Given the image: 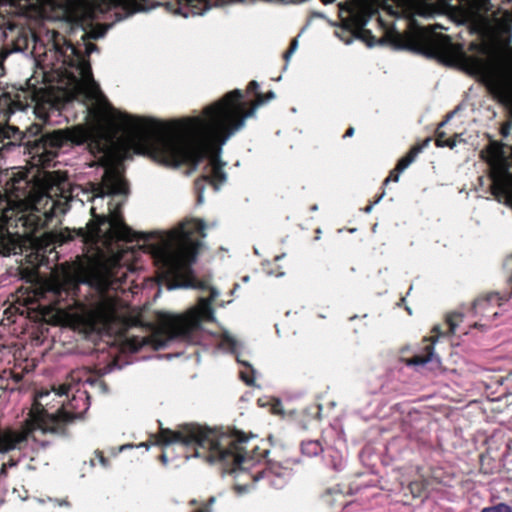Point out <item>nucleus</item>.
Returning a JSON list of instances; mask_svg holds the SVG:
<instances>
[{
	"mask_svg": "<svg viewBox=\"0 0 512 512\" xmlns=\"http://www.w3.org/2000/svg\"><path fill=\"white\" fill-rule=\"evenodd\" d=\"M146 9L142 0H93L71 23V34L82 32L81 41L74 43L72 39L62 37V43L60 40L55 42V49L68 70L76 97L82 98L81 103L88 114L103 118L131 142L148 144L152 159L161 165L179 167L185 164L197 170L203 164L204 174L195 181L197 202L201 204L206 184L219 190L226 182L225 163L219 156L221 146L244 127L245 120L256 111V103L246 111L244 92L234 89L205 106L201 115L174 120L167 132L156 118L115 108L93 77L90 55L98 47L89 40L104 37L116 22Z\"/></svg>",
	"mask_w": 512,
	"mask_h": 512,
	"instance_id": "obj_1",
	"label": "nucleus"
},
{
	"mask_svg": "<svg viewBox=\"0 0 512 512\" xmlns=\"http://www.w3.org/2000/svg\"><path fill=\"white\" fill-rule=\"evenodd\" d=\"M255 0H179L178 13L184 17L189 15H203L212 7H221L227 4H253Z\"/></svg>",
	"mask_w": 512,
	"mask_h": 512,
	"instance_id": "obj_11",
	"label": "nucleus"
},
{
	"mask_svg": "<svg viewBox=\"0 0 512 512\" xmlns=\"http://www.w3.org/2000/svg\"><path fill=\"white\" fill-rule=\"evenodd\" d=\"M214 502H215V497H211V498L209 499V503H210V504H212V503H214Z\"/></svg>",
	"mask_w": 512,
	"mask_h": 512,
	"instance_id": "obj_48",
	"label": "nucleus"
},
{
	"mask_svg": "<svg viewBox=\"0 0 512 512\" xmlns=\"http://www.w3.org/2000/svg\"><path fill=\"white\" fill-rule=\"evenodd\" d=\"M82 191L78 185H73L67 179L53 181L46 190L39 192L33 199L34 211L43 215L46 221H51L59 215L66 214L70 203L79 197Z\"/></svg>",
	"mask_w": 512,
	"mask_h": 512,
	"instance_id": "obj_8",
	"label": "nucleus"
},
{
	"mask_svg": "<svg viewBox=\"0 0 512 512\" xmlns=\"http://www.w3.org/2000/svg\"><path fill=\"white\" fill-rule=\"evenodd\" d=\"M275 98V93L273 91H269L266 95L258 92V107L266 104L270 100Z\"/></svg>",
	"mask_w": 512,
	"mask_h": 512,
	"instance_id": "obj_26",
	"label": "nucleus"
},
{
	"mask_svg": "<svg viewBox=\"0 0 512 512\" xmlns=\"http://www.w3.org/2000/svg\"><path fill=\"white\" fill-rule=\"evenodd\" d=\"M454 113L455 111H452L449 114H447L446 119L439 124V127L445 126L447 122L453 117Z\"/></svg>",
	"mask_w": 512,
	"mask_h": 512,
	"instance_id": "obj_37",
	"label": "nucleus"
},
{
	"mask_svg": "<svg viewBox=\"0 0 512 512\" xmlns=\"http://www.w3.org/2000/svg\"><path fill=\"white\" fill-rule=\"evenodd\" d=\"M463 315L461 313H452L447 316L446 322L449 326V332L456 333L459 323L462 321Z\"/></svg>",
	"mask_w": 512,
	"mask_h": 512,
	"instance_id": "obj_23",
	"label": "nucleus"
},
{
	"mask_svg": "<svg viewBox=\"0 0 512 512\" xmlns=\"http://www.w3.org/2000/svg\"><path fill=\"white\" fill-rule=\"evenodd\" d=\"M258 406L263 408L269 407V411L272 414L283 415L282 405L279 400H272V402H270V400H262L258 398Z\"/></svg>",
	"mask_w": 512,
	"mask_h": 512,
	"instance_id": "obj_21",
	"label": "nucleus"
},
{
	"mask_svg": "<svg viewBox=\"0 0 512 512\" xmlns=\"http://www.w3.org/2000/svg\"><path fill=\"white\" fill-rule=\"evenodd\" d=\"M128 194V183L123 175L110 171L105 174L99 192L91 199L92 215L103 218V224H108V233L113 237L125 238L133 232L121 213Z\"/></svg>",
	"mask_w": 512,
	"mask_h": 512,
	"instance_id": "obj_6",
	"label": "nucleus"
},
{
	"mask_svg": "<svg viewBox=\"0 0 512 512\" xmlns=\"http://www.w3.org/2000/svg\"><path fill=\"white\" fill-rule=\"evenodd\" d=\"M8 194L0 193V213L7 208H12L14 204H19L31 198L29 190V180L24 177L13 178Z\"/></svg>",
	"mask_w": 512,
	"mask_h": 512,
	"instance_id": "obj_12",
	"label": "nucleus"
},
{
	"mask_svg": "<svg viewBox=\"0 0 512 512\" xmlns=\"http://www.w3.org/2000/svg\"><path fill=\"white\" fill-rule=\"evenodd\" d=\"M91 386L97 388L101 393L105 394L108 391V387L105 382H103L98 377H90L86 380Z\"/></svg>",
	"mask_w": 512,
	"mask_h": 512,
	"instance_id": "obj_24",
	"label": "nucleus"
},
{
	"mask_svg": "<svg viewBox=\"0 0 512 512\" xmlns=\"http://www.w3.org/2000/svg\"><path fill=\"white\" fill-rule=\"evenodd\" d=\"M481 512H512L511 506L505 503L483 508Z\"/></svg>",
	"mask_w": 512,
	"mask_h": 512,
	"instance_id": "obj_25",
	"label": "nucleus"
},
{
	"mask_svg": "<svg viewBox=\"0 0 512 512\" xmlns=\"http://www.w3.org/2000/svg\"><path fill=\"white\" fill-rule=\"evenodd\" d=\"M407 366L414 367L416 371L434 370L440 366V359L435 355L432 345L425 347V352L405 359Z\"/></svg>",
	"mask_w": 512,
	"mask_h": 512,
	"instance_id": "obj_13",
	"label": "nucleus"
},
{
	"mask_svg": "<svg viewBox=\"0 0 512 512\" xmlns=\"http://www.w3.org/2000/svg\"><path fill=\"white\" fill-rule=\"evenodd\" d=\"M97 457L99 459L100 464L104 468H108L109 467V460L106 457H104L102 453L97 452Z\"/></svg>",
	"mask_w": 512,
	"mask_h": 512,
	"instance_id": "obj_32",
	"label": "nucleus"
},
{
	"mask_svg": "<svg viewBox=\"0 0 512 512\" xmlns=\"http://www.w3.org/2000/svg\"><path fill=\"white\" fill-rule=\"evenodd\" d=\"M248 91L252 94L256 93V80H251L249 83H248Z\"/></svg>",
	"mask_w": 512,
	"mask_h": 512,
	"instance_id": "obj_34",
	"label": "nucleus"
},
{
	"mask_svg": "<svg viewBox=\"0 0 512 512\" xmlns=\"http://www.w3.org/2000/svg\"><path fill=\"white\" fill-rule=\"evenodd\" d=\"M206 223L201 219H190L180 224L177 232H139L137 241L143 250L150 255L154 265L162 277L168 290L193 288L209 292L208 296H200L198 304L186 315L161 312L157 316L158 327L148 335L135 334L133 327L120 332L117 341L127 352L136 353L146 346L155 350L165 349L174 343L213 346L237 355V361L250 369L251 374L240 371L239 375L247 385H254L255 370L247 362L240 360L238 349L240 342L228 331L212 333L202 327V321H214L212 302L220 292L199 280L193 269L197 260V251L188 248L185 242L192 240L197 234L205 237Z\"/></svg>",
	"mask_w": 512,
	"mask_h": 512,
	"instance_id": "obj_2",
	"label": "nucleus"
},
{
	"mask_svg": "<svg viewBox=\"0 0 512 512\" xmlns=\"http://www.w3.org/2000/svg\"><path fill=\"white\" fill-rule=\"evenodd\" d=\"M159 459H160V461H161L164 465H166V464L168 463V458H167L166 453H162V454L160 455Z\"/></svg>",
	"mask_w": 512,
	"mask_h": 512,
	"instance_id": "obj_39",
	"label": "nucleus"
},
{
	"mask_svg": "<svg viewBox=\"0 0 512 512\" xmlns=\"http://www.w3.org/2000/svg\"><path fill=\"white\" fill-rule=\"evenodd\" d=\"M134 447H135V445H133V444H124L119 447V452H123L127 449H132Z\"/></svg>",
	"mask_w": 512,
	"mask_h": 512,
	"instance_id": "obj_38",
	"label": "nucleus"
},
{
	"mask_svg": "<svg viewBox=\"0 0 512 512\" xmlns=\"http://www.w3.org/2000/svg\"><path fill=\"white\" fill-rule=\"evenodd\" d=\"M134 272L133 267L113 256L103 262L80 265L72 280L77 286L86 285L94 291L99 298L96 305L101 309L106 305V292L121 289L129 274Z\"/></svg>",
	"mask_w": 512,
	"mask_h": 512,
	"instance_id": "obj_7",
	"label": "nucleus"
},
{
	"mask_svg": "<svg viewBox=\"0 0 512 512\" xmlns=\"http://www.w3.org/2000/svg\"><path fill=\"white\" fill-rule=\"evenodd\" d=\"M395 48L402 49L408 46L407 40L403 39L401 35L397 34L392 39Z\"/></svg>",
	"mask_w": 512,
	"mask_h": 512,
	"instance_id": "obj_28",
	"label": "nucleus"
},
{
	"mask_svg": "<svg viewBox=\"0 0 512 512\" xmlns=\"http://www.w3.org/2000/svg\"><path fill=\"white\" fill-rule=\"evenodd\" d=\"M28 133L23 135L14 126H0V167L6 157L16 152L27 155L26 161L34 167H53L58 156L77 143L76 137L63 129L46 130L33 125Z\"/></svg>",
	"mask_w": 512,
	"mask_h": 512,
	"instance_id": "obj_5",
	"label": "nucleus"
},
{
	"mask_svg": "<svg viewBox=\"0 0 512 512\" xmlns=\"http://www.w3.org/2000/svg\"><path fill=\"white\" fill-rule=\"evenodd\" d=\"M38 502H39V503H41V504H44V503L46 502V500H45V499H43V498H39V499H38Z\"/></svg>",
	"mask_w": 512,
	"mask_h": 512,
	"instance_id": "obj_46",
	"label": "nucleus"
},
{
	"mask_svg": "<svg viewBox=\"0 0 512 512\" xmlns=\"http://www.w3.org/2000/svg\"><path fill=\"white\" fill-rule=\"evenodd\" d=\"M269 451L264 450L261 457L265 461L267 467L261 471H258L257 479L258 481H262L267 485H271L275 488L283 487L285 480L279 472L280 467L274 464H270L266 458L268 456Z\"/></svg>",
	"mask_w": 512,
	"mask_h": 512,
	"instance_id": "obj_14",
	"label": "nucleus"
},
{
	"mask_svg": "<svg viewBox=\"0 0 512 512\" xmlns=\"http://www.w3.org/2000/svg\"><path fill=\"white\" fill-rule=\"evenodd\" d=\"M327 463L336 471L343 469L345 460L344 457L337 450H330L328 454Z\"/></svg>",
	"mask_w": 512,
	"mask_h": 512,
	"instance_id": "obj_19",
	"label": "nucleus"
},
{
	"mask_svg": "<svg viewBox=\"0 0 512 512\" xmlns=\"http://www.w3.org/2000/svg\"><path fill=\"white\" fill-rule=\"evenodd\" d=\"M417 41L422 47L428 48L431 50H437L441 45L446 44L444 41L442 43H439L438 39H436L432 36H429L424 32H421V33H419V35H417Z\"/></svg>",
	"mask_w": 512,
	"mask_h": 512,
	"instance_id": "obj_18",
	"label": "nucleus"
},
{
	"mask_svg": "<svg viewBox=\"0 0 512 512\" xmlns=\"http://www.w3.org/2000/svg\"><path fill=\"white\" fill-rule=\"evenodd\" d=\"M47 501L52 502V503H54V505H58V506H66V507L70 506V503L67 500H58V499L47 498Z\"/></svg>",
	"mask_w": 512,
	"mask_h": 512,
	"instance_id": "obj_31",
	"label": "nucleus"
},
{
	"mask_svg": "<svg viewBox=\"0 0 512 512\" xmlns=\"http://www.w3.org/2000/svg\"><path fill=\"white\" fill-rule=\"evenodd\" d=\"M441 128L438 126L436 130V146L454 148L456 146L455 139L444 140L445 133L440 130Z\"/></svg>",
	"mask_w": 512,
	"mask_h": 512,
	"instance_id": "obj_22",
	"label": "nucleus"
},
{
	"mask_svg": "<svg viewBox=\"0 0 512 512\" xmlns=\"http://www.w3.org/2000/svg\"><path fill=\"white\" fill-rule=\"evenodd\" d=\"M511 129V123L508 122L507 124H505L502 129H501V133L504 137H506L508 134H509V130Z\"/></svg>",
	"mask_w": 512,
	"mask_h": 512,
	"instance_id": "obj_36",
	"label": "nucleus"
},
{
	"mask_svg": "<svg viewBox=\"0 0 512 512\" xmlns=\"http://www.w3.org/2000/svg\"><path fill=\"white\" fill-rule=\"evenodd\" d=\"M261 461L262 460L258 457V460H257L258 465L261 463Z\"/></svg>",
	"mask_w": 512,
	"mask_h": 512,
	"instance_id": "obj_51",
	"label": "nucleus"
},
{
	"mask_svg": "<svg viewBox=\"0 0 512 512\" xmlns=\"http://www.w3.org/2000/svg\"><path fill=\"white\" fill-rule=\"evenodd\" d=\"M253 395V391H248L241 396L240 401H249L253 397Z\"/></svg>",
	"mask_w": 512,
	"mask_h": 512,
	"instance_id": "obj_35",
	"label": "nucleus"
},
{
	"mask_svg": "<svg viewBox=\"0 0 512 512\" xmlns=\"http://www.w3.org/2000/svg\"><path fill=\"white\" fill-rule=\"evenodd\" d=\"M135 328H136V329H138V330H139V331H141V332H144V331H147V330H149V329H150V328H148V327H144V326H142V325H140L139 327H135Z\"/></svg>",
	"mask_w": 512,
	"mask_h": 512,
	"instance_id": "obj_41",
	"label": "nucleus"
},
{
	"mask_svg": "<svg viewBox=\"0 0 512 512\" xmlns=\"http://www.w3.org/2000/svg\"><path fill=\"white\" fill-rule=\"evenodd\" d=\"M311 210H312V211H316V210H318V206H317V205H313V206L311 207Z\"/></svg>",
	"mask_w": 512,
	"mask_h": 512,
	"instance_id": "obj_47",
	"label": "nucleus"
},
{
	"mask_svg": "<svg viewBox=\"0 0 512 512\" xmlns=\"http://www.w3.org/2000/svg\"><path fill=\"white\" fill-rule=\"evenodd\" d=\"M249 280H250V277L247 275L242 277L243 282H248Z\"/></svg>",
	"mask_w": 512,
	"mask_h": 512,
	"instance_id": "obj_44",
	"label": "nucleus"
},
{
	"mask_svg": "<svg viewBox=\"0 0 512 512\" xmlns=\"http://www.w3.org/2000/svg\"><path fill=\"white\" fill-rule=\"evenodd\" d=\"M461 3L471 15L490 9V0H461Z\"/></svg>",
	"mask_w": 512,
	"mask_h": 512,
	"instance_id": "obj_16",
	"label": "nucleus"
},
{
	"mask_svg": "<svg viewBox=\"0 0 512 512\" xmlns=\"http://www.w3.org/2000/svg\"><path fill=\"white\" fill-rule=\"evenodd\" d=\"M485 82L492 97L504 106L512 117V58L507 59L501 68L490 72Z\"/></svg>",
	"mask_w": 512,
	"mask_h": 512,
	"instance_id": "obj_9",
	"label": "nucleus"
},
{
	"mask_svg": "<svg viewBox=\"0 0 512 512\" xmlns=\"http://www.w3.org/2000/svg\"><path fill=\"white\" fill-rule=\"evenodd\" d=\"M339 7L341 12L348 14L352 25L357 31L368 32L364 30V27L375 12L372 0H348L339 4Z\"/></svg>",
	"mask_w": 512,
	"mask_h": 512,
	"instance_id": "obj_10",
	"label": "nucleus"
},
{
	"mask_svg": "<svg viewBox=\"0 0 512 512\" xmlns=\"http://www.w3.org/2000/svg\"><path fill=\"white\" fill-rule=\"evenodd\" d=\"M403 4V13L424 15L418 0H400Z\"/></svg>",
	"mask_w": 512,
	"mask_h": 512,
	"instance_id": "obj_20",
	"label": "nucleus"
},
{
	"mask_svg": "<svg viewBox=\"0 0 512 512\" xmlns=\"http://www.w3.org/2000/svg\"><path fill=\"white\" fill-rule=\"evenodd\" d=\"M297 48H298V40L295 38L291 41L289 49L284 53V59H285L286 63L289 61V59L291 58L293 53L297 50Z\"/></svg>",
	"mask_w": 512,
	"mask_h": 512,
	"instance_id": "obj_27",
	"label": "nucleus"
},
{
	"mask_svg": "<svg viewBox=\"0 0 512 512\" xmlns=\"http://www.w3.org/2000/svg\"><path fill=\"white\" fill-rule=\"evenodd\" d=\"M335 0H322L324 4H330L333 3Z\"/></svg>",
	"mask_w": 512,
	"mask_h": 512,
	"instance_id": "obj_45",
	"label": "nucleus"
},
{
	"mask_svg": "<svg viewBox=\"0 0 512 512\" xmlns=\"http://www.w3.org/2000/svg\"><path fill=\"white\" fill-rule=\"evenodd\" d=\"M58 397H66L56 412H48L43 407L35 408L19 428L0 430V454L15 452L19 456L34 460L33 454L40 448H45L49 442L38 438V434L65 433L66 425L76 418H81L88 409L86 391L73 390L71 386L60 385L54 389ZM20 457L11 455L8 462L0 468V506L5 502L6 490L2 487V477L6 475L7 465L16 466Z\"/></svg>",
	"mask_w": 512,
	"mask_h": 512,
	"instance_id": "obj_4",
	"label": "nucleus"
},
{
	"mask_svg": "<svg viewBox=\"0 0 512 512\" xmlns=\"http://www.w3.org/2000/svg\"><path fill=\"white\" fill-rule=\"evenodd\" d=\"M301 452L308 457H314L323 452V447L318 440H306L301 443Z\"/></svg>",
	"mask_w": 512,
	"mask_h": 512,
	"instance_id": "obj_17",
	"label": "nucleus"
},
{
	"mask_svg": "<svg viewBox=\"0 0 512 512\" xmlns=\"http://www.w3.org/2000/svg\"><path fill=\"white\" fill-rule=\"evenodd\" d=\"M473 62L476 68H480L482 66V63L479 60H473Z\"/></svg>",
	"mask_w": 512,
	"mask_h": 512,
	"instance_id": "obj_42",
	"label": "nucleus"
},
{
	"mask_svg": "<svg viewBox=\"0 0 512 512\" xmlns=\"http://www.w3.org/2000/svg\"><path fill=\"white\" fill-rule=\"evenodd\" d=\"M193 512H211L210 508H205V509H200V510H195Z\"/></svg>",
	"mask_w": 512,
	"mask_h": 512,
	"instance_id": "obj_43",
	"label": "nucleus"
},
{
	"mask_svg": "<svg viewBox=\"0 0 512 512\" xmlns=\"http://www.w3.org/2000/svg\"><path fill=\"white\" fill-rule=\"evenodd\" d=\"M354 134V128L350 127L347 129V131L344 134V137H351Z\"/></svg>",
	"mask_w": 512,
	"mask_h": 512,
	"instance_id": "obj_40",
	"label": "nucleus"
},
{
	"mask_svg": "<svg viewBox=\"0 0 512 512\" xmlns=\"http://www.w3.org/2000/svg\"><path fill=\"white\" fill-rule=\"evenodd\" d=\"M0 390L4 393H6L7 391H11L13 392L15 390L14 387H10L9 384H4V379L3 378H0Z\"/></svg>",
	"mask_w": 512,
	"mask_h": 512,
	"instance_id": "obj_30",
	"label": "nucleus"
},
{
	"mask_svg": "<svg viewBox=\"0 0 512 512\" xmlns=\"http://www.w3.org/2000/svg\"><path fill=\"white\" fill-rule=\"evenodd\" d=\"M239 287V284L235 283L234 284V289L232 290V293Z\"/></svg>",
	"mask_w": 512,
	"mask_h": 512,
	"instance_id": "obj_49",
	"label": "nucleus"
},
{
	"mask_svg": "<svg viewBox=\"0 0 512 512\" xmlns=\"http://www.w3.org/2000/svg\"><path fill=\"white\" fill-rule=\"evenodd\" d=\"M430 141H431V139L427 138L423 141L422 144L412 147L410 149V151L407 153V155L402 157L398 161V163H397L398 171H404L406 168H408L409 165L414 162V160L416 159L418 154L420 152H422V150L425 149L429 145Z\"/></svg>",
	"mask_w": 512,
	"mask_h": 512,
	"instance_id": "obj_15",
	"label": "nucleus"
},
{
	"mask_svg": "<svg viewBox=\"0 0 512 512\" xmlns=\"http://www.w3.org/2000/svg\"><path fill=\"white\" fill-rule=\"evenodd\" d=\"M383 196H384V193H382V194H381V195H380V196H379V197L374 201V203H372V204H370V205L366 206V207L364 208V212H365V213H370V212L372 211V209H373V206H374L375 204H377V203L382 199V197H383Z\"/></svg>",
	"mask_w": 512,
	"mask_h": 512,
	"instance_id": "obj_33",
	"label": "nucleus"
},
{
	"mask_svg": "<svg viewBox=\"0 0 512 512\" xmlns=\"http://www.w3.org/2000/svg\"><path fill=\"white\" fill-rule=\"evenodd\" d=\"M446 38H447L446 36L440 35V40H441V41H442V40H446Z\"/></svg>",
	"mask_w": 512,
	"mask_h": 512,
	"instance_id": "obj_50",
	"label": "nucleus"
},
{
	"mask_svg": "<svg viewBox=\"0 0 512 512\" xmlns=\"http://www.w3.org/2000/svg\"><path fill=\"white\" fill-rule=\"evenodd\" d=\"M402 171H398L397 167L390 173V175L385 179L384 184H387L389 181L398 182L399 174Z\"/></svg>",
	"mask_w": 512,
	"mask_h": 512,
	"instance_id": "obj_29",
	"label": "nucleus"
},
{
	"mask_svg": "<svg viewBox=\"0 0 512 512\" xmlns=\"http://www.w3.org/2000/svg\"><path fill=\"white\" fill-rule=\"evenodd\" d=\"M238 430H217L195 423L179 425L177 430L161 428L159 442L164 448L177 445L185 460L203 458L209 463L219 462L225 472L233 474L234 490L242 496L256 481V460L248 456L243 444L252 438Z\"/></svg>",
	"mask_w": 512,
	"mask_h": 512,
	"instance_id": "obj_3",
	"label": "nucleus"
}]
</instances>
